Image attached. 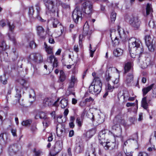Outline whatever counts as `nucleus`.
<instances>
[{"label":"nucleus","mask_w":156,"mask_h":156,"mask_svg":"<svg viewBox=\"0 0 156 156\" xmlns=\"http://www.w3.org/2000/svg\"><path fill=\"white\" fill-rule=\"evenodd\" d=\"M90 56L91 57H92L93 56V54L95 51V50H90Z\"/></svg>","instance_id":"338daca9"},{"label":"nucleus","mask_w":156,"mask_h":156,"mask_svg":"<svg viewBox=\"0 0 156 156\" xmlns=\"http://www.w3.org/2000/svg\"><path fill=\"white\" fill-rule=\"evenodd\" d=\"M16 97L20 99L21 97V94H20V90L18 87L16 88Z\"/></svg>","instance_id":"c03bdc74"},{"label":"nucleus","mask_w":156,"mask_h":156,"mask_svg":"<svg viewBox=\"0 0 156 156\" xmlns=\"http://www.w3.org/2000/svg\"><path fill=\"white\" fill-rule=\"evenodd\" d=\"M34 12V10L33 7H30L29 10V14L30 16H31L33 15Z\"/></svg>","instance_id":"09e8293b"},{"label":"nucleus","mask_w":156,"mask_h":156,"mask_svg":"<svg viewBox=\"0 0 156 156\" xmlns=\"http://www.w3.org/2000/svg\"><path fill=\"white\" fill-rule=\"evenodd\" d=\"M146 15H150V16L152 17L153 10L151 5L149 3H147L146 5Z\"/></svg>","instance_id":"aec40b11"},{"label":"nucleus","mask_w":156,"mask_h":156,"mask_svg":"<svg viewBox=\"0 0 156 156\" xmlns=\"http://www.w3.org/2000/svg\"><path fill=\"white\" fill-rule=\"evenodd\" d=\"M7 139L6 134L2 133L0 134V144H5Z\"/></svg>","instance_id":"bb28decb"},{"label":"nucleus","mask_w":156,"mask_h":156,"mask_svg":"<svg viewBox=\"0 0 156 156\" xmlns=\"http://www.w3.org/2000/svg\"><path fill=\"white\" fill-rule=\"evenodd\" d=\"M137 156H148V154L145 152H140Z\"/></svg>","instance_id":"5fc2aeb1"},{"label":"nucleus","mask_w":156,"mask_h":156,"mask_svg":"<svg viewBox=\"0 0 156 156\" xmlns=\"http://www.w3.org/2000/svg\"><path fill=\"white\" fill-rule=\"evenodd\" d=\"M36 9L37 11V13H38V15L37 16V18L39 20H40L42 21H43L44 20L42 19L40 16H39V12L40 10V7L39 5L38 4H37L36 5Z\"/></svg>","instance_id":"37998d69"},{"label":"nucleus","mask_w":156,"mask_h":156,"mask_svg":"<svg viewBox=\"0 0 156 156\" xmlns=\"http://www.w3.org/2000/svg\"><path fill=\"white\" fill-rule=\"evenodd\" d=\"M116 14L115 12H112L111 15V20L112 23L114 22L115 20Z\"/></svg>","instance_id":"a19ab883"},{"label":"nucleus","mask_w":156,"mask_h":156,"mask_svg":"<svg viewBox=\"0 0 156 156\" xmlns=\"http://www.w3.org/2000/svg\"><path fill=\"white\" fill-rule=\"evenodd\" d=\"M120 119H118V118L116 117L113 120L114 125L112 127L113 129L116 130V128L120 126Z\"/></svg>","instance_id":"5701e85b"},{"label":"nucleus","mask_w":156,"mask_h":156,"mask_svg":"<svg viewBox=\"0 0 156 156\" xmlns=\"http://www.w3.org/2000/svg\"><path fill=\"white\" fill-rule=\"evenodd\" d=\"M63 147L62 142L61 141H58L56 143L53 149V150L55 152L54 153H53L52 152L50 153V156H54L56 154H58L61 150Z\"/></svg>","instance_id":"9b49d317"},{"label":"nucleus","mask_w":156,"mask_h":156,"mask_svg":"<svg viewBox=\"0 0 156 156\" xmlns=\"http://www.w3.org/2000/svg\"><path fill=\"white\" fill-rule=\"evenodd\" d=\"M148 25L150 27L154 28L155 27L154 22L153 19H151L149 22Z\"/></svg>","instance_id":"49530a36"},{"label":"nucleus","mask_w":156,"mask_h":156,"mask_svg":"<svg viewBox=\"0 0 156 156\" xmlns=\"http://www.w3.org/2000/svg\"><path fill=\"white\" fill-rule=\"evenodd\" d=\"M60 100V98H58L57 100L54 102L53 100L51 98H46L43 101V105L45 107H50L54 105L57 106L58 105V102Z\"/></svg>","instance_id":"0eeeda50"},{"label":"nucleus","mask_w":156,"mask_h":156,"mask_svg":"<svg viewBox=\"0 0 156 156\" xmlns=\"http://www.w3.org/2000/svg\"><path fill=\"white\" fill-rule=\"evenodd\" d=\"M102 85L100 78L99 77L95 78L89 87V92L92 94H99L101 91Z\"/></svg>","instance_id":"f03ea898"},{"label":"nucleus","mask_w":156,"mask_h":156,"mask_svg":"<svg viewBox=\"0 0 156 156\" xmlns=\"http://www.w3.org/2000/svg\"><path fill=\"white\" fill-rule=\"evenodd\" d=\"M30 46L31 48H33V47L35 48V44L33 41H32L30 42Z\"/></svg>","instance_id":"13d9d810"},{"label":"nucleus","mask_w":156,"mask_h":156,"mask_svg":"<svg viewBox=\"0 0 156 156\" xmlns=\"http://www.w3.org/2000/svg\"><path fill=\"white\" fill-rule=\"evenodd\" d=\"M0 48L3 51L6 50L8 48V46L4 41H2L0 43Z\"/></svg>","instance_id":"4c0bfd02"},{"label":"nucleus","mask_w":156,"mask_h":156,"mask_svg":"<svg viewBox=\"0 0 156 156\" xmlns=\"http://www.w3.org/2000/svg\"><path fill=\"white\" fill-rule=\"evenodd\" d=\"M129 49L132 51H137L138 53H142L143 49L140 46V42L134 37H131L129 40Z\"/></svg>","instance_id":"7ed1b4c3"},{"label":"nucleus","mask_w":156,"mask_h":156,"mask_svg":"<svg viewBox=\"0 0 156 156\" xmlns=\"http://www.w3.org/2000/svg\"><path fill=\"white\" fill-rule=\"evenodd\" d=\"M47 60L51 63H53V66L54 67H57L58 66V61L57 59L53 55H51L47 58Z\"/></svg>","instance_id":"f3484780"},{"label":"nucleus","mask_w":156,"mask_h":156,"mask_svg":"<svg viewBox=\"0 0 156 156\" xmlns=\"http://www.w3.org/2000/svg\"><path fill=\"white\" fill-rule=\"evenodd\" d=\"M123 51L120 48H117L114 50L113 54L116 57L119 56L122 54Z\"/></svg>","instance_id":"393cba45"},{"label":"nucleus","mask_w":156,"mask_h":156,"mask_svg":"<svg viewBox=\"0 0 156 156\" xmlns=\"http://www.w3.org/2000/svg\"><path fill=\"white\" fill-rule=\"evenodd\" d=\"M34 153H35V156H40L42 152L40 150L36 151V149H34Z\"/></svg>","instance_id":"603ef678"},{"label":"nucleus","mask_w":156,"mask_h":156,"mask_svg":"<svg viewBox=\"0 0 156 156\" xmlns=\"http://www.w3.org/2000/svg\"><path fill=\"white\" fill-rule=\"evenodd\" d=\"M11 133L13 136H16V129H12L11 130Z\"/></svg>","instance_id":"6e6d98bb"},{"label":"nucleus","mask_w":156,"mask_h":156,"mask_svg":"<svg viewBox=\"0 0 156 156\" xmlns=\"http://www.w3.org/2000/svg\"><path fill=\"white\" fill-rule=\"evenodd\" d=\"M85 100L87 103V102H89L90 101H93V99L91 97H90L89 98H86Z\"/></svg>","instance_id":"680f3d73"},{"label":"nucleus","mask_w":156,"mask_h":156,"mask_svg":"<svg viewBox=\"0 0 156 156\" xmlns=\"http://www.w3.org/2000/svg\"><path fill=\"white\" fill-rule=\"evenodd\" d=\"M145 64H142V63H141V66L143 69H145L147 68L148 66L151 64L150 59L149 58H146L145 60Z\"/></svg>","instance_id":"c85d7f7f"},{"label":"nucleus","mask_w":156,"mask_h":156,"mask_svg":"<svg viewBox=\"0 0 156 156\" xmlns=\"http://www.w3.org/2000/svg\"><path fill=\"white\" fill-rule=\"evenodd\" d=\"M110 36L114 46L118 45L119 40H124L126 37V34L124 30L119 26H118V31L115 30H111Z\"/></svg>","instance_id":"f257e3e1"},{"label":"nucleus","mask_w":156,"mask_h":156,"mask_svg":"<svg viewBox=\"0 0 156 156\" xmlns=\"http://www.w3.org/2000/svg\"><path fill=\"white\" fill-rule=\"evenodd\" d=\"M82 14L81 12L79 10L77 9H76L74 10L72 14V18L75 23H77L79 20H82Z\"/></svg>","instance_id":"9d476101"},{"label":"nucleus","mask_w":156,"mask_h":156,"mask_svg":"<svg viewBox=\"0 0 156 156\" xmlns=\"http://www.w3.org/2000/svg\"><path fill=\"white\" fill-rule=\"evenodd\" d=\"M28 60L30 61H34L38 63L42 62L43 57L39 53L32 54L28 57Z\"/></svg>","instance_id":"1a4fd4ad"},{"label":"nucleus","mask_w":156,"mask_h":156,"mask_svg":"<svg viewBox=\"0 0 156 156\" xmlns=\"http://www.w3.org/2000/svg\"><path fill=\"white\" fill-rule=\"evenodd\" d=\"M32 122V120L29 119L23 121L21 123V124L23 126H29Z\"/></svg>","instance_id":"f704fd0d"},{"label":"nucleus","mask_w":156,"mask_h":156,"mask_svg":"<svg viewBox=\"0 0 156 156\" xmlns=\"http://www.w3.org/2000/svg\"><path fill=\"white\" fill-rule=\"evenodd\" d=\"M8 24L9 26V36L10 40L13 42L14 44H15L16 42V39H15V34L13 33V30L15 27V26L12 25H10L9 22H8Z\"/></svg>","instance_id":"ddd939ff"},{"label":"nucleus","mask_w":156,"mask_h":156,"mask_svg":"<svg viewBox=\"0 0 156 156\" xmlns=\"http://www.w3.org/2000/svg\"><path fill=\"white\" fill-rule=\"evenodd\" d=\"M84 146L81 143H79L76 144L74 148V151L76 154L82 153L83 151Z\"/></svg>","instance_id":"dca6fc26"},{"label":"nucleus","mask_w":156,"mask_h":156,"mask_svg":"<svg viewBox=\"0 0 156 156\" xmlns=\"http://www.w3.org/2000/svg\"><path fill=\"white\" fill-rule=\"evenodd\" d=\"M129 51L130 56L132 58H134L137 55H138L142 53H138L137 52V51H132V50H130V49H129Z\"/></svg>","instance_id":"e433bc0d"},{"label":"nucleus","mask_w":156,"mask_h":156,"mask_svg":"<svg viewBox=\"0 0 156 156\" xmlns=\"http://www.w3.org/2000/svg\"><path fill=\"white\" fill-rule=\"evenodd\" d=\"M0 80L2 83L4 84H6L7 83L5 75L4 74L0 76Z\"/></svg>","instance_id":"58836bf2"},{"label":"nucleus","mask_w":156,"mask_h":156,"mask_svg":"<svg viewBox=\"0 0 156 156\" xmlns=\"http://www.w3.org/2000/svg\"><path fill=\"white\" fill-rule=\"evenodd\" d=\"M44 46L45 50L48 54H51L53 53L52 48L50 46H48L46 43H44Z\"/></svg>","instance_id":"473e14b6"},{"label":"nucleus","mask_w":156,"mask_h":156,"mask_svg":"<svg viewBox=\"0 0 156 156\" xmlns=\"http://www.w3.org/2000/svg\"><path fill=\"white\" fill-rule=\"evenodd\" d=\"M51 119L48 117L44 119L43 121V126L46 127L48 126L51 124Z\"/></svg>","instance_id":"c756f323"},{"label":"nucleus","mask_w":156,"mask_h":156,"mask_svg":"<svg viewBox=\"0 0 156 156\" xmlns=\"http://www.w3.org/2000/svg\"><path fill=\"white\" fill-rule=\"evenodd\" d=\"M53 27H56L61 26V24L59 23L58 20L57 19H54L53 23Z\"/></svg>","instance_id":"ea45409f"},{"label":"nucleus","mask_w":156,"mask_h":156,"mask_svg":"<svg viewBox=\"0 0 156 156\" xmlns=\"http://www.w3.org/2000/svg\"><path fill=\"white\" fill-rule=\"evenodd\" d=\"M86 104V102L85 101H81L80 104V105L81 107H84L85 106Z\"/></svg>","instance_id":"4d7b16f0"},{"label":"nucleus","mask_w":156,"mask_h":156,"mask_svg":"<svg viewBox=\"0 0 156 156\" xmlns=\"http://www.w3.org/2000/svg\"><path fill=\"white\" fill-rule=\"evenodd\" d=\"M74 134V131L73 130H71L70 131L69 133V136L71 137L73 136Z\"/></svg>","instance_id":"69168bd1"},{"label":"nucleus","mask_w":156,"mask_h":156,"mask_svg":"<svg viewBox=\"0 0 156 156\" xmlns=\"http://www.w3.org/2000/svg\"><path fill=\"white\" fill-rule=\"evenodd\" d=\"M75 84V83H73L69 81L67 90L69 91L70 93L72 92Z\"/></svg>","instance_id":"c9c22d12"},{"label":"nucleus","mask_w":156,"mask_h":156,"mask_svg":"<svg viewBox=\"0 0 156 156\" xmlns=\"http://www.w3.org/2000/svg\"><path fill=\"white\" fill-rule=\"evenodd\" d=\"M83 38V35H80L79 37V44H80L81 43H82V39Z\"/></svg>","instance_id":"0e129e2a"},{"label":"nucleus","mask_w":156,"mask_h":156,"mask_svg":"<svg viewBox=\"0 0 156 156\" xmlns=\"http://www.w3.org/2000/svg\"><path fill=\"white\" fill-rule=\"evenodd\" d=\"M37 30L38 35L42 38H44L45 33L43 27L41 26H38L37 27Z\"/></svg>","instance_id":"a211bd4d"},{"label":"nucleus","mask_w":156,"mask_h":156,"mask_svg":"<svg viewBox=\"0 0 156 156\" xmlns=\"http://www.w3.org/2000/svg\"><path fill=\"white\" fill-rule=\"evenodd\" d=\"M146 44L149 50L153 51L155 49V46L153 44V39L151 37L150 34L146 35L144 37Z\"/></svg>","instance_id":"6e6552de"},{"label":"nucleus","mask_w":156,"mask_h":156,"mask_svg":"<svg viewBox=\"0 0 156 156\" xmlns=\"http://www.w3.org/2000/svg\"><path fill=\"white\" fill-rule=\"evenodd\" d=\"M85 156H95L94 151L93 149H88L86 152Z\"/></svg>","instance_id":"7c9ffc66"},{"label":"nucleus","mask_w":156,"mask_h":156,"mask_svg":"<svg viewBox=\"0 0 156 156\" xmlns=\"http://www.w3.org/2000/svg\"><path fill=\"white\" fill-rule=\"evenodd\" d=\"M57 135L58 136H62L65 132V126L62 124L57 125L56 127Z\"/></svg>","instance_id":"4468645a"},{"label":"nucleus","mask_w":156,"mask_h":156,"mask_svg":"<svg viewBox=\"0 0 156 156\" xmlns=\"http://www.w3.org/2000/svg\"><path fill=\"white\" fill-rule=\"evenodd\" d=\"M0 25L3 27L6 25V23L3 20H2L0 22Z\"/></svg>","instance_id":"774afa93"},{"label":"nucleus","mask_w":156,"mask_h":156,"mask_svg":"<svg viewBox=\"0 0 156 156\" xmlns=\"http://www.w3.org/2000/svg\"><path fill=\"white\" fill-rule=\"evenodd\" d=\"M117 73L119 74V72L118 70L114 67H110L107 70L105 74V77L107 81H109L111 79L112 75L115 73Z\"/></svg>","instance_id":"f8f14e48"},{"label":"nucleus","mask_w":156,"mask_h":156,"mask_svg":"<svg viewBox=\"0 0 156 156\" xmlns=\"http://www.w3.org/2000/svg\"><path fill=\"white\" fill-rule=\"evenodd\" d=\"M18 82L23 86H25V84L27 83V81L24 79L22 78L19 79Z\"/></svg>","instance_id":"79ce46f5"},{"label":"nucleus","mask_w":156,"mask_h":156,"mask_svg":"<svg viewBox=\"0 0 156 156\" xmlns=\"http://www.w3.org/2000/svg\"><path fill=\"white\" fill-rule=\"evenodd\" d=\"M141 106L144 109H146L148 107V103L147 100V97H145L142 98L141 101Z\"/></svg>","instance_id":"a878e982"},{"label":"nucleus","mask_w":156,"mask_h":156,"mask_svg":"<svg viewBox=\"0 0 156 156\" xmlns=\"http://www.w3.org/2000/svg\"><path fill=\"white\" fill-rule=\"evenodd\" d=\"M59 105L62 108H68L69 103L68 100L65 98L62 99L59 102Z\"/></svg>","instance_id":"6ab92c4d"},{"label":"nucleus","mask_w":156,"mask_h":156,"mask_svg":"<svg viewBox=\"0 0 156 156\" xmlns=\"http://www.w3.org/2000/svg\"><path fill=\"white\" fill-rule=\"evenodd\" d=\"M133 76L132 73H129L126 76L125 82L127 84H130L133 81Z\"/></svg>","instance_id":"4be33fe9"},{"label":"nucleus","mask_w":156,"mask_h":156,"mask_svg":"<svg viewBox=\"0 0 156 156\" xmlns=\"http://www.w3.org/2000/svg\"><path fill=\"white\" fill-rule=\"evenodd\" d=\"M154 84H152L147 87H144L142 89L143 96H145L148 92L151 90L154 87Z\"/></svg>","instance_id":"412c9836"},{"label":"nucleus","mask_w":156,"mask_h":156,"mask_svg":"<svg viewBox=\"0 0 156 156\" xmlns=\"http://www.w3.org/2000/svg\"><path fill=\"white\" fill-rule=\"evenodd\" d=\"M39 114L40 115V119H43L44 120L48 117L45 115V113L43 112H40Z\"/></svg>","instance_id":"3c124183"},{"label":"nucleus","mask_w":156,"mask_h":156,"mask_svg":"<svg viewBox=\"0 0 156 156\" xmlns=\"http://www.w3.org/2000/svg\"><path fill=\"white\" fill-rule=\"evenodd\" d=\"M135 105V104L134 103H129L128 102L126 104V106L127 107H129L130 106H134Z\"/></svg>","instance_id":"052dcab7"},{"label":"nucleus","mask_w":156,"mask_h":156,"mask_svg":"<svg viewBox=\"0 0 156 156\" xmlns=\"http://www.w3.org/2000/svg\"><path fill=\"white\" fill-rule=\"evenodd\" d=\"M133 66V63L131 62H128L125 64L124 67V73H126L131 69Z\"/></svg>","instance_id":"b1692460"},{"label":"nucleus","mask_w":156,"mask_h":156,"mask_svg":"<svg viewBox=\"0 0 156 156\" xmlns=\"http://www.w3.org/2000/svg\"><path fill=\"white\" fill-rule=\"evenodd\" d=\"M92 8V4L90 1H86L82 5V10L86 14H91L93 11Z\"/></svg>","instance_id":"39448f33"},{"label":"nucleus","mask_w":156,"mask_h":156,"mask_svg":"<svg viewBox=\"0 0 156 156\" xmlns=\"http://www.w3.org/2000/svg\"><path fill=\"white\" fill-rule=\"evenodd\" d=\"M105 130H103L100 132L99 134L98 138L100 144L106 150H108L111 147V144H113V143H111L109 142H105Z\"/></svg>","instance_id":"20e7f679"},{"label":"nucleus","mask_w":156,"mask_h":156,"mask_svg":"<svg viewBox=\"0 0 156 156\" xmlns=\"http://www.w3.org/2000/svg\"><path fill=\"white\" fill-rule=\"evenodd\" d=\"M8 57V54L5 50L2 51L0 53V58L1 59H5Z\"/></svg>","instance_id":"72a5a7b5"},{"label":"nucleus","mask_w":156,"mask_h":156,"mask_svg":"<svg viewBox=\"0 0 156 156\" xmlns=\"http://www.w3.org/2000/svg\"><path fill=\"white\" fill-rule=\"evenodd\" d=\"M96 118L99 123L103 122L104 121L103 118H101V116L99 114H98L96 116Z\"/></svg>","instance_id":"a18cd8bd"},{"label":"nucleus","mask_w":156,"mask_h":156,"mask_svg":"<svg viewBox=\"0 0 156 156\" xmlns=\"http://www.w3.org/2000/svg\"><path fill=\"white\" fill-rule=\"evenodd\" d=\"M62 7L65 8H69L70 7V6L69 5L67 4L66 3H63L62 4Z\"/></svg>","instance_id":"bf43d9fd"},{"label":"nucleus","mask_w":156,"mask_h":156,"mask_svg":"<svg viewBox=\"0 0 156 156\" xmlns=\"http://www.w3.org/2000/svg\"><path fill=\"white\" fill-rule=\"evenodd\" d=\"M89 29V26L87 21L85 23L84 27L83 30V34L84 36L87 35L88 34V32Z\"/></svg>","instance_id":"cd10ccee"},{"label":"nucleus","mask_w":156,"mask_h":156,"mask_svg":"<svg viewBox=\"0 0 156 156\" xmlns=\"http://www.w3.org/2000/svg\"><path fill=\"white\" fill-rule=\"evenodd\" d=\"M60 74L59 80L61 82H62L65 80L66 76L65 73L62 70H60Z\"/></svg>","instance_id":"2f4dec72"},{"label":"nucleus","mask_w":156,"mask_h":156,"mask_svg":"<svg viewBox=\"0 0 156 156\" xmlns=\"http://www.w3.org/2000/svg\"><path fill=\"white\" fill-rule=\"evenodd\" d=\"M123 95L124 99H127L129 96L128 92L127 91H125L123 92Z\"/></svg>","instance_id":"de8ad7c7"},{"label":"nucleus","mask_w":156,"mask_h":156,"mask_svg":"<svg viewBox=\"0 0 156 156\" xmlns=\"http://www.w3.org/2000/svg\"><path fill=\"white\" fill-rule=\"evenodd\" d=\"M70 81L76 83L77 81V78L75 76H72L71 77Z\"/></svg>","instance_id":"8fccbe9b"},{"label":"nucleus","mask_w":156,"mask_h":156,"mask_svg":"<svg viewBox=\"0 0 156 156\" xmlns=\"http://www.w3.org/2000/svg\"><path fill=\"white\" fill-rule=\"evenodd\" d=\"M76 122L79 126H81L82 124V121L80 118L78 117L76 119Z\"/></svg>","instance_id":"864d4df0"},{"label":"nucleus","mask_w":156,"mask_h":156,"mask_svg":"<svg viewBox=\"0 0 156 156\" xmlns=\"http://www.w3.org/2000/svg\"><path fill=\"white\" fill-rule=\"evenodd\" d=\"M44 3L46 8L50 11L54 12L55 11L54 9V2L52 1H44Z\"/></svg>","instance_id":"2eb2a0df"},{"label":"nucleus","mask_w":156,"mask_h":156,"mask_svg":"<svg viewBox=\"0 0 156 156\" xmlns=\"http://www.w3.org/2000/svg\"><path fill=\"white\" fill-rule=\"evenodd\" d=\"M129 23L130 25L135 29H138L141 24L140 20L137 16H134L131 18L129 20Z\"/></svg>","instance_id":"423d86ee"},{"label":"nucleus","mask_w":156,"mask_h":156,"mask_svg":"<svg viewBox=\"0 0 156 156\" xmlns=\"http://www.w3.org/2000/svg\"><path fill=\"white\" fill-rule=\"evenodd\" d=\"M37 128L36 126H33L31 127V130L33 133L36 131Z\"/></svg>","instance_id":"e2e57ef3"}]
</instances>
